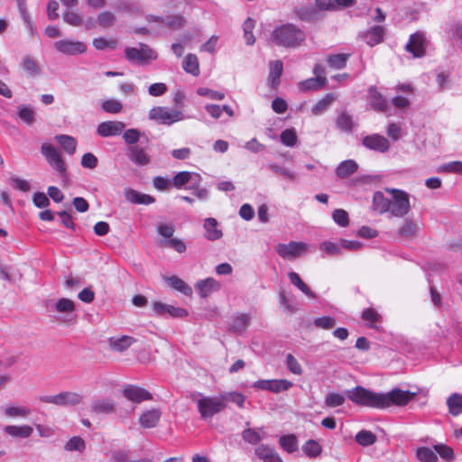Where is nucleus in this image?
<instances>
[{"label":"nucleus","mask_w":462,"mask_h":462,"mask_svg":"<svg viewBox=\"0 0 462 462\" xmlns=\"http://www.w3.org/2000/svg\"><path fill=\"white\" fill-rule=\"evenodd\" d=\"M279 444L288 453H293L298 449V439L293 434L282 436Z\"/></svg>","instance_id":"37998d69"},{"label":"nucleus","mask_w":462,"mask_h":462,"mask_svg":"<svg viewBox=\"0 0 462 462\" xmlns=\"http://www.w3.org/2000/svg\"><path fill=\"white\" fill-rule=\"evenodd\" d=\"M135 340L128 336H123L120 338H110L109 345L113 350L123 352L127 349Z\"/></svg>","instance_id":"4c0bfd02"},{"label":"nucleus","mask_w":462,"mask_h":462,"mask_svg":"<svg viewBox=\"0 0 462 462\" xmlns=\"http://www.w3.org/2000/svg\"><path fill=\"white\" fill-rule=\"evenodd\" d=\"M345 396L337 393H330L325 398V405L335 408L344 404Z\"/></svg>","instance_id":"6e6d98bb"},{"label":"nucleus","mask_w":462,"mask_h":462,"mask_svg":"<svg viewBox=\"0 0 462 462\" xmlns=\"http://www.w3.org/2000/svg\"><path fill=\"white\" fill-rule=\"evenodd\" d=\"M385 191L392 196V199H390L391 209L389 210L391 216L405 217L411 210L409 194L402 189L392 188H386Z\"/></svg>","instance_id":"7ed1b4c3"},{"label":"nucleus","mask_w":462,"mask_h":462,"mask_svg":"<svg viewBox=\"0 0 462 462\" xmlns=\"http://www.w3.org/2000/svg\"><path fill=\"white\" fill-rule=\"evenodd\" d=\"M349 57L350 55L347 53L333 54L328 56L327 61L329 67L335 69H341L346 66Z\"/></svg>","instance_id":"58836bf2"},{"label":"nucleus","mask_w":462,"mask_h":462,"mask_svg":"<svg viewBox=\"0 0 462 462\" xmlns=\"http://www.w3.org/2000/svg\"><path fill=\"white\" fill-rule=\"evenodd\" d=\"M337 127L345 133H352L356 127L353 116L346 111H341L336 119Z\"/></svg>","instance_id":"bb28decb"},{"label":"nucleus","mask_w":462,"mask_h":462,"mask_svg":"<svg viewBox=\"0 0 462 462\" xmlns=\"http://www.w3.org/2000/svg\"><path fill=\"white\" fill-rule=\"evenodd\" d=\"M281 142L289 147H292L297 143V134L294 129H285L281 134Z\"/></svg>","instance_id":"13d9d810"},{"label":"nucleus","mask_w":462,"mask_h":462,"mask_svg":"<svg viewBox=\"0 0 462 462\" xmlns=\"http://www.w3.org/2000/svg\"><path fill=\"white\" fill-rule=\"evenodd\" d=\"M248 324H249L248 316L245 314H240L233 319L230 328L234 332L242 333L248 327Z\"/></svg>","instance_id":"8fccbe9b"},{"label":"nucleus","mask_w":462,"mask_h":462,"mask_svg":"<svg viewBox=\"0 0 462 462\" xmlns=\"http://www.w3.org/2000/svg\"><path fill=\"white\" fill-rule=\"evenodd\" d=\"M62 17H63L64 22L69 25L80 26L83 24L82 17L75 12L66 11L63 14Z\"/></svg>","instance_id":"69168bd1"},{"label":"nucleus","mask_w":462,"mask_h":462,"mask_svg":"<svg viewBox=\"0 0 462 462\" xmlns=\"http://www.w3.org/2000/svg\"><path fill=\"white\" fill-rule=\"evenodd\" d=\"M448 411L453 416H457L462 412V395L453 393L447 400Z\"/></svg>","instance_id":"ea45409f"},{"label":"nucleus","mask_w":462,"mask_h":462,"mask_svg":"<svg viewBox=\"0 0 462 462\" xmlns=\"http://www.w3.org/2000/svg\"><path fill=\"white\" fill-rule=\"evenodd\" d=\"M54 47L66 55L82 54L87 51L86 44L79 41L60 40L54 43Z\"/></svg>","instance_id":"4468645a"},{"label":"nucleus","mask_w":462,"mask_h":462,"mask_svg":"<svg viewBox=\"0 0 462 462\" xmlns=\"http://www.w3.org/2000/svg\"><path fill=\"white\" fill-rule=\"evenodd\" d=\"M434 450L446 461H452L454 459L453 449L444 444H438L434 446Z\"/></svg>","instance_id":"052dcab7"},{"label":"nucleus","mask_w":462,"mask_h":462,"mask_svg":"<svg viewBox=\"0 0 462 462\" xmlns=\"http://www.w3.org/2000/svg\"><path fill=\"white\" fill-rule=\"evenodd\" d=\"M428 42L425 34L421 32H417L411 34L409 42L405 46V50L411 53L414 58H421L426 53Z\"/></svg>","instance_id":"1a4fd4ad"},{"label":"nucleus","mask_w":462,"mask_h":462,"mask_svg":"<svg viewBox=\"0 0 462 462\" xmlns=\"http://www.w3.org/2000/svg\"><path fill=\"white\" fill-rule=\"evenodd\" d=\"M242 438L245 442L255 445L258 444L262 438L254 429L248 428L242 432Z\"/></svg>","instance_id":"680f3d73"},{"label":"nucleus","mask_w":462,"mask_h":462,"mask_svg":"<svg viewBox=\"0 0 462 462\" xmlns=\"http://www.w3.org/2000/svg\"><path fill=\"white\" fill-rule=\"evenodd\" d=\"M161 411L158 409H152L144 411L139 418V422L142 427L151 429L156 427L160 419Z\"/></svg>","instance_id":"393cba45"},{"label":"nucleus","mask_w":462,"mask_h":462,"mask_svg":"<svg viewBox=\"0 0 462 462\" xmlns=\"http://www.w3.org/2000/svg\"><path fill=\"white\" fill-rule=\"evenodd\" d=\"M125 53L127 60L132 63L144 64L157 59L156 52L144 43H139V48L127 47Z\"/></svg>","instance_id":"423d86ee"},{"label":"nucleus","mask_w":462,"mask_h":462,"mask_svg":"<svg viewBox=\"0 0 462 462\" xmlns=\"http://www.w3.org/2000/svg\"><path fill=\"white\" fill-rule=\"evenodd\" d=\"M372 208L374 211L379 214L389 212L391 209L390 199L385 198L382 191H376L373 196Z\"/></svg>","instance_id":"cd10ccee"},{"label":"nucleus","mask_w":462,"mask_h":462,"mask_svg":"<svg viewBox=\"0 0 462 462\" xmlns=\"http://www.w3.org/2000/svg\"><path fill=\"white\" fill-rule=\"evenodd\" d=\"M55 311L64 314L58 319L61 323L73 324L76 322L75 303L67 298H61L54 304Z\"/></svg>","instance_id":"9d476101"},{"label":"nucleus","mask_w":462,"mask_h":462,"mask_svg":"<svg viewBox=\"0 0 462 462\" xmlns=\"http://www.w3.org/2000/svg\"><path fill=\"white\" fill-rule=\"evenodd\" d=\"M368 92L372 106L382 112L386 111L388 108V102L383 95L377 91L376 88L371 87Z\"/></svg>","instance_id":"c756f323"},{"label":"nucleus","mask_w":462,"mask_h":462,"mask_svg":"<svg viewBox=\"0 0 462 462\" xmlns=\"http://www.w3.org/2000/svg\"><path fill=\"white\" fill-rule=\"evenodd\" d=\"M20 65L29 77L34 78L41 74L42 69L39 62L30 55L23 56Z\"/></svg>","instance_id":"5701e85b"},{"label":"nucleus","mask_w":462,"mask_h":462,"mask_svg":"<svg viewBox=\"0 0 462 462\" xmlns=\"http://www.w3.org/2000/svg\"><path fill=\"white\" fill-rule=\"evenodd\" d=\"M255 456L263 462H283L273 448L261 444L254 449Z\"/></svg>","instance_id":"6ab92c4d"},{"label":"nucleus","mask_w":462,"mask_h":462,"mask_svg":"<svg viewBox=\"0 0 462 462\" xmlns=\"http://www.w3.org/2000/svg\"><path fill=\"white\" fill-rule=\"evenodd\" d=\"M328 83L327 78H310L300 81L298 88L302 92L322 89Z\"/></svg>","instance_id":"4be33fe9"},{"label":"nucleus","mask_w":462,"mask_h":462,"mask_svg":"<svg viewBox=\"0 0 462 462\" xmlns=\"http://www.w3.org/2000/svg\"><path fill=\"white\" fill-rule=\"evenodd\" d=\"M200 179L199 174L189 171H180L172 179V185L180 189L189 181L194 182L195 180Z\"/></svg>","instance_id":"473e14b6"},{"label":"nucleus","mask_w":462,"mask_h":462,"mask_svg":"<svg viewBox=\"0 0 462 462\" xmlns=\"http://www.w3.org/2000/svg\"><path fill=\"white\" fill-rule=\"evenodd\" d=\"M333 220L340 226H346L349 223L348 214L344 209H336L332 214Z\"/></svg>","instance_id":"338daca9"},{"label":"nucleus","mask_w":462,"mask_h":462,"mask_svg":"<svg viewBox=\"0 0 462 462\" xmlns=\"http://www.w3.org/2000/svg\"><path fill=\"white\" fill-rule=\"evenodd\" d=\"M268 168L274 173L276 174H280L282 175V177H284L285 179L289 180H296V173L294 171H291L286 168H282L281 166H279L278 164L276 163H270L268 165Z\"/></svg>","instance_id":"5fc2aeb1"},{"label":"nucleus","mask_w":462,"mask_h":462,"mask_svg":"<svg viewBox=\"0 0 462 462\" xmlns=\"http://www.w3.org/2000/svg\"><path fill=\"white\" fill-rule=\"evenodd\" d=\"M270 72H269V82L270 85L274 88L279 85L280 78L282 74L283 64L281 60L271 61L270 64Z\"/></svg>","instance_id":"7c9ffc66"},{"label":"nucleus","mask_w":462,"mask_h":462,"mask_svg":"<svg viewBox=\"0 0 462 462\" xmlns=\"http://www.w3.org/2000/svg\"><path fill=\"white\" fill-rule=\"evenodd\" d=\"M295 14L301 21L305 22H314L320 18V13L316 5L299 7L295 9Z\"/></svg>","instance_id":"b1692460"},{"label":"nucleus","mask_w":462,"mask_h":462,"mask_svg":"<svg viewBox=\"0 0 462 462\" xmlns=\"http://www.w3.org/2000/svg\"><path fill=\"white\" fill-rule=\"evenodd\" d=\"M125 125L120 121H106L97 127V133L102 137L116 136L122 134Z\"/></svg>","instance_id":"2eb2a0df"},{"label":"nucleus","mask_w":462,"mask_h":462,"mask_svg":"<svg viewBox=\"0 0 462 462\" xmlns=\"http://www.w3.org/2000/svg\"><path fill=\"white\" fill-rule=\"evenodd\" d=\"M55 139L68 154L72 155L75 153L77 140L74 137L67 134H59L55 136Z\"/></svg>","instance_id":"e433bc0d"},{"label":"nucleus","mask_w":462,"mask_h":462,"mask_svg":"<svg viewBox=\"0 0 462 462\" xmlns=\"http://www.w3.org/2000/svg\"><path fill=\"white\" fill-rule=\"evenodd\" d=\"M336 96L332 93L327 94L322 99L319 100L311 108L314 116H319L326 112L332 103L336 100Z\"/></svg>","instance_id":"72a5a7b5"},{"label":"nucleus","mask_w":462,"mask_h":462,"mask_svg":"<svg viewBox=\"0 0 462 462\" xmlns=\"http://www.w3.org/2000/svg\"><path fill=\"white\" fill-rule=\"evenodd\" d=\"M292 383L285 379L271 380L269 391L278 393L290 389Z\"/></svg>","instance_id":"4d7b16f0"},{"label":"nucleus","mask_w":462,"mask_h":462,"mask_svg":"<svg viewBox=\"0 0 462 462\" xmlns=\"http://www.w3.org/2000/svg\"><path fill=\"white\" fill-rule=\"evenodd\" d=\"M198 410L203 419L212 418L226 408V403L219 397L202 396L197 402Z\"/></svg>","instance_id":"39448f33"},{"label":"nucleus","mask_w":462,"mask_h":462,"mask_svg":"<svg viewBox=\"0 0 462 462\" xmlns=\"http://www.w3.org/2000/svg\"><path fill=\"white\" fill-rule=\"evenodd\" d=\"M222 401L225 402V401L232 402L236 403L239 408L244 407V403L245 401V397L244 394L236 392H229L225 393L220 395Z\"/></svg>","instance_id":"603ef678"},{"label":"nucleus","mask_w":462,"mask_h":462,"mask_svg":"<svg viewBox=\"0 0 462 462\" xmlns=\"http://www.w3.org/2000/svg\"><path fill=\"white\" fill-rule=\"evenodd\" d=\"M123 138L125 143L130 145H138L140 132L135 128H130L124 132Z\"/></svg>","instance_id":"0e129e2a"},{"label":"nucleus","mask_w":462,"mask_h":462,"mask_svg":"<svg viewBox=\"0 0 462 462\" xmlns=\"http://www.w3.org/2000/svg\"><path fill=\"white\" fill-rule=\"evenodd\" d=\"M196 288L199 290L200 297L206 298L212 292L217 291L220 289V283L213 278H207L199 281L196 283Z\"/></svg>","instance_id":"412c9836"},{"label":"nucleus","mask_w":462,"mask_h":462,"mask_svg":"<svg viewBox=\"0 0 462 462\" xmlns=\"http://www.w3.org/2000/svg\"><path fill=\"white\" fill-rule=\"evenodd\" d=\"M166 282L168 284L175 289L176 291L183 293L186 296H189L192 294V289L183 280L179 278L178 276L172 275L166 278Z\"/></svg>","instance_id":"f704fd0d"},{"label":"nucleus","mask_w":462,"mask_h":462,"mask_svg":"<svg viewBox=\"0 0 462 462\" xmlns=\"http://www.w3.org/2000/svg\"><path fill=\"white\" fill-rule=\"evenodd\" d=\"M117 42L116 40H106L104 37L95 38L93 40V46L98 50L103 51L106 48L116 49Z\"/></svg>","instance_id":"e2e57ef3"},{"label":"nucleus","mask_w":462,"mask_h":462,"mask_svg":"<svg viewBox=\"0 0 462 462\" xmlns=\"http://www.w3.org/2000/svg\"><path fill=\"white\" fill-rule=\"evenodd\" d=\"M161 245L172 248L178 253H184L186 251L185 243L179 238H171L168 240H162L161 242Z\"/></svg>","instance_id":"bf43d9fd"},{"label":"nucleus","mask_w":462,"mask_h":462,"mask_svg":"<svg viewBox=\"0 0 462 462\" xmlns=\"http://www.w3.org/2000/svg\"><path fill=\"white\" fill-rule=\"evenodd\" d=\"M362 144L368 150L384 153L390 148L389 141L383 135L372 134L362 139Z\"/></svg>","instance_id":"f8f14e48"},{"label":"nucleus","mask_w":462,"mask_h":462,"mask_svg":"<svg viewBox=\"0 0 462 462\" xmlns=\"http://www.w3.org/2000/svg\"><path fill=\"white\" fill-rule=\"evenodd\" d=\"M356 441L363 447H368L375 443L377 437L370 430H362L355 437Z\"/></svg>","instance_id":"79ce46f5"},{"label":"nucleus","mask_w":462,"mask_h":462,"mask_svg":"<svg viewBox=\"0 0 462 462\" xmlns=\"http://www.w3.org/2000/svg\"><path fill=\"white\" fill-rule=\"evenodd\" d=\"M125 154L129 161L134 165L143 167L151 162V156L146 149L140 145H130L125 149Z\"/></svg>","instance_id":"ddd939ff"},{"label":"nucleus","mask_w":462,"mask_h":462,"mask_svg":"<svg viewBox=\"0 0 462 462\" xmlns=\"http://www.w3.org/2000/svg\"><path fill=\"white\" fill-rule=\"evenodd\" d=\"M385 30L381 25H375L359 33L358 37L367 45L374 47L383 41Z\"/></svg>","instance_id":"dca6fc26"},{"label":"nucleus","mask_w":462,"mask_h":462,"mask_svg":"<svg viewBox=\"0 0 462 462\" xmlns=\"http://www.w3.org/2000/svg\"><path fill=\"white\" fill-rule=\"evenodd\" d=\"M123 395L129 401L134 402H141L143 401L152 400V394L145 389L129 384L123 390Z\"/></svg>","instance_id":"f3484780"},{"label":"nucleus","mask_w":462,"mask_h":462,"mask_svg":"<svg viewBox=\"0 0 462 462\" xmlns=\"http://www.w3.org/2000/svg\"><path fill=\"white\" fill-rule=\"evenodd\" d=\"M5 431L12 437L26 439L32 434L33 429L29 425H9L5 428Z\"/></svg>","instance_id":"2f4dec72"},{"label":"nucleus","mask_w":462,"mask_h":462,"mask_svg":"<svg viewBox=\"0 0 462 462\" xmlns=\"http://www.w3.org/2000/svg\"><path fill=\"white\" fill-rule=\"evenodd\" d=\"M218 222L214 217H208L205 219L203 227L205 229V238L208 241H216L223 236L221 229L217 228Z\"/></svg>","instance_id":"aec40b11"},{"label":"nucleus","mask_w":462,"mask_h":462,"mask_svg":"<svg viewBox=\"0 0 462 462\" xmlns=\"http://www.w3.org/2000/svg\"><path fill=\"white\" fill-rule=\"evenodd\" d=\"M148 118L160 125H171L183 120L182 111L167 106H153L148 113Z\"/></svg>","instance_id":"20e7f679"},{"label":"nucleus","mask_w":462,"mask_h":462,"mask_svg":"<svg viewBox=\"0 0 462 462\" xmlns=\"http://www.w3.org/2000/svg\"><path fill=\"white\" fill-rule=\"evenodd\" d=\"M307 249L306 244L291 241L288 244H278L276 253L284 259L297 258Z\"/></svg>","instance_id":"9b49d317"},{"label":"nucleus","mask_w":462,"mask_h":462,"mask_svg":"<svg viewBox=\"0 0 462 462\" xmlns=\"http://www.w3.org/2000/svg\"><path fill=\"white\" fill-rule=\"evenodd\" d=\"M319 249L329 256L341 254L340 242L338 244L329 241L323 242L319 245Z\"/></svg>","instance_id":"864d4df0"},{"label":"nucleus","mask_w":462,"mask_h":462,"mask_svg":"<svg viewBox=\"0 0 462 462\" xmlns=\"http://www.w3.org/2000/svg\"><path fill=\"white\" fill-rule=\"evenodd\" d=\"M40 401L58 406H76L83 402V396L74 392H61L56 395H43Z\"/></svg>","instance_id":"0eeeda50"},{"label":"nucleus","mask_w":462,"mask_h":462,"mask_svg":"<svg viewBox=\"0 0 462 462\" xmlns=\"http://www.w3.org/2000/svg\"><path fill=\"white\" fill-rule=\"evenodd\" d=\"M416 457L421 462H437L436 453L430 448L420 447L416 450Z\"/></svg>","instance_id":"de8ad7c7"},{"label":"nucleus","mask_w":462,"mask_h":462,"mask_svg":"<svg viewBox=\"0 0 462 462\" xmlns=\"http://www.w3.org/2000/svg\"><path fill=\"white\" fill-rule=\"evenodd\" d=\"M19 118L25 124L31 125L35 121V113L33 109L25 105L19 106L17 107Z\"/></svg>","instance_id":"49530a36"},{"label":"nucleus","mask_w":462,"mask_h":462,"mask_svg":"<svg viewBox=\"0 0 462 462\" xmlns=\"http://www.w3.org/2000/svg\"><path fill=\"white\" fill-rule=\"evenodd\" d=\"M439 171L462 173V162L456 161L445 163L439 168Z\"/></svg>","instance_id":"774afa93"},{"label":"nucleus","mask_w":462,"mask_h":462,"mask_svg":"<svg viewBox=\"0 0 462 462\" xmlns=\"http://www.w3.org/2000/svg\"><path fill=\"white\" fill-rule=\"evenodd\" d=\"M357 169L358 165L354 160H346L337 167L336 174L337 177L345 179L355 173Z\"/></svg>","instance_id":"c85d7f7f"},{"label":"nucleus","mask_w":462,"mask_h":462,"mask_svg":"<svg viewBox=\"0 0 462 462\" xmlns=\"http://www.w3.org/2000/svg\"><path fill=\"white\" fill-rule=\"evenodd\" d=\"M125 197L126 200L134 204L149 205L155 201L153 197L148 194H143L133 189H125Z\"/></svg>","instance_id":"a878e982"},{"label":"nucleus","mask_w":462,"mask_h":462,"mask_svg":"<svg viewBox=\"0 0 462 462\" xmlns=\"http://www.w3.org/2000/svg\"><path fill=\"white\" fill-rule=\"evenodd\" d=\"M416 231L417 226L415 223L411 219L407 218L399 229L398 236L403 238H411L415 235Z\"/></svg>","instance_id":"09e8293b"},{"label":"nucleus","mask_w":462,"mask_h":462,"mask_svg":"<svg viewBox=\"0 0 462 462\" xmlns=\"http://www.w3.org/2000/svg\"><path fill=\"white\" fill-rule=\"evenodd\" d=\"M304 40V32L293 23L277 26L271 34V42L284 48H297Z\"/></svg>","instance_id":"f03ea898"},{"label":"nucleus","mask_w":462,"mask_h":462,"mask_svg":"<svg viewBox=\"0 0 462 462\" xmlns=\"http://www.w3.org/2000/svg\"><path fill=\"white\" fill-rule=\"evenodd\" d=\"M90 411L96 415H108L116 411V405L110 399H97L92 402Z\"/></svg>","instance_id":"a211bd4d"},{"label":"nucleus","mask_w":462,"mask_h":462,"mask_svg":"<svg viewBox=\"0 0 462 462\" xmlns=\"http://www.w3.org/2000/svg\"><path fill=\"white\" fill-rule=\"evenodd\" d=\"M346 395L356 405L384 410L392 406L407 405L417 393L400 388H393L388 393H374L363 386H356L347 390Z\"/></svg>","instance_id":"f257e3e1"},{"label":"nucleus","mask_w":462,"mask_h":462,"mask_svg":"<svg viewBox=\"0 0 462 462\" xmlns=\"http://www.w3.org/2000/svg\"><path fill=\"white\" fill-rule=\"evenodd\" d=\"M115 22L116 16L109 11L101 12L97 18V24L104 29L111 27Z\"/></svg>","instance_id":"3c124183"},{"label":"nucleus","mask_w":462,"mask_h":462,"mask_svg":"<svg viewBox=\"0 0 462 462\" xmlns=\"http://www.w3.org/2000/svg\"><path fill=\"white\" fill-rule=\"evenodd\" d=\"M182 68L187 73L198 76L199 74V67L197 56L195 54H188L183 60Z\"/></svg>","instance_id":"a19ab883"},{"label":"nucleus","mask_w":462,"mask_h":462,"mask_svg":"<svg viewBox=\"0 0 462 462\" xmlns=\"http://www.w3.org/2000/svg\"><path fill=\"white\" fill-rule=\"evenodd\" d=\"M41 151L48 163L58 171L60 176L65 175L67 170L66 164L59 151L54 146L48 143H43L41 147Z\"/></svg>","instance_id":"6e6552de"},{"label":"nucleus","mask_w":462,"mask_h":462,"mask_svg":"<svg viewBox=\"0 0 462 462\" xmlns=\"http://www.w3.org/2000/svg\"><path fill=\"white\" fill-rule=\"evenodd\" d=\"M289 279L291 282L296 286L302 293H304L307 297L311 299H315V293L305 284V282L301 280L300 275L295 272H290L288 273Z\"/></svg>","instance_id":"c9c22d12"},{"label":"nucleus","mask_w":462,"mask_h":462,"mask_svg":"<svg viewBox=\"0 0 462 462\" xmlns=\"http://www.w3.org/2000/svg\"><path fill=\"white\" fill-rule=\"evenodd\" d=\"M302 451L309 457H317L320 455L322 448L318 441L314 439H309L302 446Z\"/></svg>","instance_id":"a18cd8bd"},{"label":"nucleus","mask_w":462,"mask_h":462,"mask_svg":"<svg viewBox=\"0 0 462 462\" xmlns=\"http://www.w3.org/2000/svg\"><path fill=\"white\" fill-rule=\"evenodd\" d=\"M85 440L78 436L70 438L64 445V449L69 452L78 451L79 453H82L85 450Z\"/></svg>","instance_id":"c03bdc74"}]
</instances>
